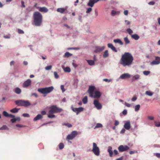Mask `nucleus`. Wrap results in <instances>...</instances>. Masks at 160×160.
<instances>
[{
	"instance_id": "nucleus-1",
	"label": "nucleus",
	"mask_w": 160,
	"mask_h": 160,
	"mask_svg": "<svg viewBox=\"0 0 160 160\" xmlns=\"http://www.w3.org/2000/svg\"><path fill=\"white\" fill-rule=\"evenodd\" d=\"M133 58L132 54L126 52L122 56L120 60V63L123 67L129 66L132 63Z\"/></svg>"
},
{
	"instance_id": "nucleus-2",
	"label": "nucleus",
	"mask_w": 160,
	"mask_h": 160,
	"mask_svg": "<svg viewBox=\"0 0 160 160\" xmlns=\"http://www.w3.org/2000/svg\"><path fill=\"white\" fill-rule=\"evenodd\" d=\"M33 25L36 26H40L42 25L43 17L42 14L38 12H35L33 14Z\"/></svg>"
},
{
	"instance_id": "nucleus-3",
	"label": "nucleus",
	"mask_w": 160,
	"mask_h": 160,
	"mask_svg": "<svg viewBox=\"0 0 160 160\" xmlns=\"http://www.w3.org/2000/svg\"><path fill=\"white\" fill-rule=\"evenodd\" d=\"M95 89V88L93 86L89 87L88 92L89 94V97L94 98H99L101 97L102 93L97 90L94 92Z\"/></svg>"
},
{
	"instance_id": "nucleus-4",
	"label": "nucleus",
	"mask_w": 160,
	"mask_h": 160,
	"mask_svg": "<svg viewBox=\"0 0 160 160\" xmlns=\"http://www.w3.org/2000/svg\"><path fill=\"white\" fill-rule=\"evenodd\" d=\"M54 89L52 86L44 88H38V91L42 94H43L44 96L45 97L46 94L51 92Z\"/></svg>"
},
{
	"instance_id": "nucleus-5",
	"label": "nucleus",
	"mask_w": 160,
	"mask_h": 160,
	"mask_svg": "<svg viewBox=\"0 0 160 160\" xmlns=\"http://www.w3.org/2000/svg\"><path fill=\"white\" fill-rule=\"evenodd\" d=\"M17 105L19 106H23L27 107L31 105V103L28 100H17L15 101Z\"/></svg>"
},
{
	"instance_id": "nucleus-6",
	"label": "nucleus",
	"mask_w": 160,
	"mask_h": 160,
	"mask_svg": "<svg viewBox=\"0 0 160 160\" xmlns=\"http://www.w3.org/2000/svg\"><path fill=\"white\" fill-rule=\"evenodd\" d=\"M49 113L50 114H52L60 112L62 110L61 109L57 108L56 106L53 105L49 108Z\"/></svg>"
},
{
	"instance_id": "nucleus-7",
	"label": "nucleus",
	"mask_w": 160,
	"mask_h": 160,
	"mask_svg": "<svg viewBox=\"0 0 160 160\" xmlns=\"http://www.w3.org/2000/svg\"><path fill=\"white\" fill-rule=\"evenodd\" d=\"M92 151L96 156H98L99 155L100 152L99 148L95 142L93 143Z\"/></svg>"
},
{
	"instance_id": "nucleus-8",
	"label": "nucleus",
	"mask_w": 160,
	"mask_h": 160,
	"mask_svg": "<svg viewBox=\"0 0 160 160\" xmlns=\"http://www.w3.org/2000/svg\"><path fill=\"white\" fill-rule=\"evenodd\" d=\"M77 134L78 132L77 131H73L71 134L68 135L66 139L67 140H72L74 138Z\"/></svg>"
},
{
	"instance_id": "nucleus-9",
	"label": "nucleus",
	"mask_w": 160,
	"mask_h": 160,
	"mask_svg": "<svg viewBox=\"0 0 160 160\" xmlns=\"http://www.w3.org/2000/svg\"><path fill=\"white\" fill-rule=\"evenodd\" d=\"M118 149L119 152H123L128 150L129 149V148L127 145H121L119 146Z\"/></svg>"
},
{
	"instance_id": "nucleus-10",
	"label": "nucleus",
	"mask_w": 160,
	"mask_h": 160,
	"mask_svg": "<svg viewBox=\"0 0 160 160\" xmlns=\"http://www.w3.org/2000/svg\"><path fill=\"white\" fill-rule=\"evenodd\" d=\"M93 104L98 109H100L102 108V105L99 102L98 100H94L93 102Z\"/></svg>"
},
{
	"instance_id": "nucleus-11",
	"label": "nucleus",
	"mask_w": 160,
	"mask_h": 160,
	"mask_svg": "<svg viewBox=\"0 0 160 160\" xmlns=\"http://www.w3.org/2000/svg\"><path fill=\"white\" fill-rule=\"evenodd\" d=\"M155 60H153L151 62L152 65H158L160 63V58L156 56L155 57Z\"/></svg>"
},
{
	"instance_id": "nucleus-12",
	"label": "nucleus",
	"mask_w": 160,
	"mask_h": 160,
	"mask_svg": "<svg viewBox=\"0 0 160 160\" xmlns=\"http://www.w3.org/2000/svg\"><path fill=\"white\" fill-rule=\"evenodd\" d=\"M72 110L76 112L78 115L80 112L83 111V108L82 107H80L78 108H72Z\"/></svg>"
},
{
	"instance_id": "nucleus-13",
	"label": "nucleus",
	"mask_w": 160,
	"mask_h": 160,
	"mask_svg": "<svg viewBox=\"0 0 160 160\" xmlns=\"http://www.w3.org/2000/svg\"><path fill=\"white\" fill-rule=\"evenodd\" d=\"M31 81L30 79H28L25 81L23 84V87L24 88L27 87L31 85Z\"/></svg>"
},
{
	"instance_id": "nucleus-14",
	"label": "nucleus",
	"mask_w": 160,
	"mask_h": 160,
	"mask_svg": "<svg viewBox=\"0 0 160 160\" xmlns=\"http://www.w3.org/2000/svg\"><path fill=\"white\" fill-rule=\"evenodd\" d=\"M105 47L103 46L102 47L96 46L95 47L96 49L94 51L95 52H100L102 51L105 48Z\"/></svg>"
},
{
	"instance_id": "nucleus-15",
	"label": "nucleus",
	"mask_w": 160,
	"mask_h": 160,
	"mask_svg": "<svg viewBox=\"0 0 160 160\" xmlns=\"http://www.w3.org/2000/svg\"><path fill=\"white\" fill-rule=\"evenodd\" d=\"M37 8H39V10L40 12H43L46 13V12H47L48 11V9L46 7H37Z\"/></svg>"
},
{
	"instance_id": "nucleus-16",
	"label": "nucleus",
	"mask_w": 160,
	"mask_h": 160,
	"mask_svg": "<svg viewBox=\"0 0 160 160\" xmlns=\"http://www.w3.org/2000/svg\"><path fill=\"white\" fill-rule=\"evenodd\" d=\"M99 0H90L88 5L91 7H93L95 3L97 2Z\"/></svg>"
},
{
	"instance_id": "nucleus-17",
	"label": "nucleus",
	"mask_w": 160,
	"mask_h": 160,
	"mask_svg": "<svg viewBox=\"0 0 160 160\" xmlns=\"http://www.w3.org/2000/svg\"><path fill=\"white\" fill-rule=\"evenodd\" d=\"M124 127L125 129L127 130H129L130 128V123L129 121H127L124 124Z\"/></svg>"
},
{
	"instance_id": "nucleus-18",
	"label": "nucleus",
	"mask_w": 160,
	"mask_h": 160,
	"mask_svg": "<svg viewBox=\"0 0 160 160\" xmlns=\"http://www.w3.org/2000/svg\"><path fill=\"white\" fill-rule=\"evenodd\" d=\"M130 77V75L128 73H126L122 74L120 77V78L122 79H125L128 78Z\"/></svg>"
},
{
	"instance_id": "nucleus-19",
	"label": "nucleus",
	"mask_w": 160,
	"mask_h": 160,
	"mask_svg": "<svg viewBox=\"0 0 160 160\" xmlns=\"http://www.w3.org/2000/svg\"><path fill=\"white\" fill-rule=\"evenodd\" d=\"M108 152L109 153V156L110 157H112L113 155V152L112 151V148L111 146H109L108 147Z\"/></svg>"
},
{
	"instance_id": "nucleus-20",
	"label": "nucleus",
	"mask_w": 160,
	"mask_h": 160,
	"mask_svg": "<svg viewBox=\"0 0 160 160\" xmlns=\"http://www.w3.org/2000/svg\"><path fill=\"white\" fill-rule=\"evenodd\" d=\"M108 47L110 48L112 51L115 52H117V50H116V48L113 46L112 44L108 43Z\"/></svg>"
},
{
	"instance_id": "nucleus-21",
	"label": "nucleus",
	"mask_w": 160,
	"mask_h": 160,
	"mask_svg": "<svg viewBox=\"0 0 160 160\" xmlns=\"http://www.w3.org/2000/svg\"><path fill=\"white\" fill-rule=\"evenodd\" d=\"M43 118V116L41 114H38L34 119L33 121H36L42 119Z\"/></svg>"
},
{
	"instance_id": "nucleus-22",
	"label": "nucleus",
	"mask_w": 160,
	"mask_h": 160,
	"mask_svg": "<svg viewBox=\"0 0 160 160\" xmlns=\"http://www.w3.org/2000/svg\"><path fill=\"white\" fill-rule=\"evenodd\" d=\"M120 12L119 11H116L115 10H113L111 12V15L112 16H114L115 15H119Z\"/></svg>"
},
{
	"instance_id": "nucleus-23",
	"label": "nucleus",
	"mask_w": 160,
	"mask_h": 160,
	"mask_svg": "<svg viewBox=\"0 0 160 160\" xmlns=\"http://www.w3.org/2000/svg\"><path fill=\"white\" fill-rule=\"evenodd\" d=\"M66 9V8H58L57 9V11L58 12L62 13L65 12Z\"/></svg>"
},
{
	"instance_id": "nucleus-24",
	"label": "nucleus",
	"mask_w": 160,
	"mask_h": 160,
	"mask_svg": "<svg viewBox=\"0 0 160 160\" xmlns=\"http://www.w3.org/2000/svg\"><path fill=\"white\" fill-rule=\"evenodd\" d=\"M113 42L115 43H118L121 45H122L123 44V42L119 39H114Z\"/></svg>"
},
{
	"instance_id": "nucleus-25",
	"label": "nucleus",
	"mask_w": 160,
	"mask_h": 160,
	"mask_svg": "<svg viewBox=\"0 0 160 160\" xmlns=\"http://www.w3.org/2000/svg\"><path fill=\"white\" fill-rule=\"evenodd\" d=\"M131 37L135 40H138L139 38V37L137 34H136L132 35Z\"/></svg>"
},
{
	"instance_id": "nucleus-26",
	"label": "nucleus",
	"mask_w": 160,
	"mask_h": 160,
	"mask_svg": "<svg viewBox=\"0 0 160 160\" xmlns=\"http://www.w3.org/2000/svg\"><path fill=\"white\" fill-rule=\"evenodd\" d=\"M108 51L107 50H105L104 52L103 55V58H106L108 56Z\"/></svg>"
},
{
	"instance_id": "nucleus-27",
	"label": "nucleus",
	"mask_w": 160,
	"mask_h": 160,
	"mask_svg": "<svg viewBox=\"0 0 160 160\" xmlns=\"http://www.w3.org/2000/svg\"><path fill=\"white\" fill-rule=\"evenodd\" d=\"M15 92L17 94H20L21 92V89L18 88H17L15 89Z\"/></svg>"
},
{
	"instance_id": "nucleus-28",
	"label": "nucleus",
	"mask_w": 160,
	"mask_h": 160,
	"mask_svg": "<svg viewBox=\"0 0 160 160\" xmlns=\"http://www.w3.org/2000/svg\"><path fill=\"white\" fill-rule=\"evenodd\" d=\"M72 56V54L68 52H67L65 53L64 57L65 58H68Z\"/></svg>"
},
{
	"instance_id": "nucleus-29",
	"label": "nucleus",
	"mask_w": 160,
	"mask_h": 160,
	"mask_svg": "<svg viewBox=\"0 0 160 160\" xmlns=\"http://www.w3.org/2000/svg\"><path fill=\"white\" fill-rule=\"evenodd\" d=\"M19 109L17 108H14L10 110V112L12 113H16L18 112Z\"/></svg>"
},
{
	"instance_id": "nucleus-30",
	"label": "nucleus",
	"mask_w": 160,
	"mask_h": 160,
	"mask_svg": "<svg viewBox=\"0 0 160 160\" xmlns=\"http://www.w3.org/2000/svg\"><path fill=\"white\" fill-rule=\"evenodd\" d=\"M88 64L90 65H93L94 64V62L92 60H88L87 61Z\"/></svg>"
},
{
	"instance_id": "nucleus-31",
	"label": "nucleus",
	"mask_w": 160,
	"mask_h": 160,
	"mask_svg": "<svg viewBox=\"0 0 160 160\" xmlns=\"http://www.w3.org/2000/svg\"><path fill=\"white\" fill-rule=\"evenodd\" d=\"M102 125L100 123H98L96 124V126L94 128V129H95L97 128H102Z\"/></svg>"
},
{
	"instance_id": "nucleus-32",
	"label": "nucleus",
	"mask_w": 160,
	"mask_h": 160,
	"mask_svg": "<svg viewBox=\"0 0 160 160\" xmlns=\"http://www.w3.org/2000/svg\"><path fill=\"white\" fill-rule=\"evenodd\" d=\"M140 105L139 104L136 105L135 106L134 109L135 111H138L140 108Z\"/></svg>"
},
{
	"instance_id": "nucleus-33",
	"label": "nucleus",
	"mask_w": 160,
	"mask_h": 160,
	"mask_svg": "<svg viewBox=\"0 0 160 160\" xmlns=\"http://www.w3.org/2000/svg\"><path fill=\"white\" fill-rule=\"evenodd\" d=\"M124 40L126 44H127L129 43L130 42L129 40H128L127 37H125V38H124Z\"/></svg>"
},
{
	"instance_id": "nucleus-34",
	"label": "nucleus",
	"mask_w": 160,
	"mask_h": 160,
	"mask_svg": "<svg viewBox=\"0 0 160 160\" xmlns=\"http://www.w3.org/2000/svg\"><path fill=\"white\" fill-rule=\"evenodd\" d=\"M64 70L66 72H70L71 71V69L69 67H66L64 69Z\"/></svg>"
},
{
	"instance_id": "nucleus-35",
	"label": "nucleus",
	"mask_w": 160,
	"mask_h": 160,
	"mask_svg": "<svg viewBox=\"0 0 160 160\" xmlns=\"http://www.w3.org/2000/svg\"><path fill=\"white\" fill-rule=\"evenodd\" d=\"M88 98L87 96L85 97L82 99V102L83 103L85 104L87 102Z\"/></svg>"
},
{
	"instance_id": "nucleus-36",
	"label": "nucleus",
	"mask_w": 160,
	"mask_h": 160,
	"mask_svg": "<svg viewBox=\"0 0 160 160\" xmlns=\"http://www.w3.org/2000/svg\"><path fill=\"white\" fill-rule=\"evenodd\" d=\"M145 93L147 95L150 96H152L153 95V93L149 91H146Z\"/></svg>"
},
{
	"instance_id": "nucleus-37",
	"label": "nucleus",
	"mask_w": 160,
	"mask_h": 160,
	"mask_svg": "<svg viewBox=\"0 0 160 160\" xmlns=\"http://www.w3.org/2000/svg\"><path fill=\"white\" fill-rule=\"evenodd\" d=\"M8 128L6 125H3L2 127L0 128V130H8Z\"/></svg>"
},
{
	"instance_id": "nucleus-38",
	"label": "nucleus",
	"mask_w": 160,
	"mask_h": 160,
	"mask_svg": "<svg viewBox=\"0 0 160 160\" xmlns=\"http://www.w3.org/2000/svg\"><path fill=\"white\" fill-rule=\"evenodd\" d=\"M126 31L129 34H131L132 33H133L132 31L130 28H128L126 30Z\"/></svg>"
},
{
	"instance_id": "nucleus-39",
	"label": "nucleus",
	"mask_w": 160,
	"mask_h": 160,
	"mask_svg": "<svg viewBox=\"0 0 160 160\" xmlns=\"http://www.w3.org/2000/svg\"><path fill=\"white\" fill-rule=\"evenodd\" d=\"M3 115L5 117H8L9 114L6 111H4L3 112Z\"/></svg>"
},
{
	"instance_id": "nucleus-40",
	"label": "nucleus",
	"mask_w": 160,
	"mask_h": 160,
	"mask_svg": "<svg viewBox=\"0 0 160 160\" xmlns=\"http://www.w3.org/2000/svg\"><path fill=\"white\" fill-rule=\"evenodd\" d=\"M59 148L60 149H63L64 148V145L62 143H60L59 144Z\"/></svg>"
},
{
	"instance_id": "nucleus-41",
	"label": "nucleus",
	"mask_w": 160,
	"mask_h": 160,
	"mask_svg": "<svg viewBox=\"0 0 160 160\" xmlns=\"http://www.w3.org/2000/svg\"><path fill=\"white\" fill-rule=\"evenodd\" d=\"M18 32L19 34H23L24 33V31L20 29H18Z\"/></svg>"
},
{
	"instance_id": "nucleus-42",
	"label": "nucleus",
	"mask_w": 160,
	"mask_h": 160,
	"mask_svg": "<svg viewBox=\"0 0 160 160\" xmlns=\"http://www.w3.org/2000/svg\"><path fill=\"white\" fill-rule=\"evenodd\" d=\"M150 73V72L149 71H143V73L144 75H148Z\"/></svg>"
},
{
	"instance_id": "nucleus-43",
	"label": "nucleus",
	"mask_w": 160,
	"mask_h": 160,
	"mask_svg": "<svg viewBox=\"0 0 160 160\" xmlns=\"http://www.w3.org/2000/svg\"><path fill=\"white\" fill-rule=\"evenodd\" d=\"M52 67V66L51 65H49L46 67L45 68V69L46 70H50L51 69Z\"/></svg>"
},
{
	"instance_id": "nucleus-44",
	"label": "nucleus",
	"mask_w": 160,
	"mask_h": 160,
	"mask_svg": "<svg viewBox=\"0 0 160 160\" xmlns=\"http://www.w3.org/2000/svg\"><path fill=\"white\" fill-rule=\"evenodd\" d=\"M54 74L55 78H59V76L57 72H54Z\"/></svg>"
},
{
	"instance_id": "nucleus-45",
	"label": "nucleus",
	"mask_w": 160,
	"mask_h": 160,
	"mask_svg": "<svg viewBox=\"0 0 160 160\" xmlns=\"http://www.w3.org/2000/svg\"><path fill=\"white\" fill-rule=\"evenodd\" d=\"M61 89L62 90V92H63L65 91V89L64 88V87L63 85H61L60 87Z\"/></svg>"
},
{
	"instance_id": "nucleus-46",
	"label": "nucleus",
	"mask_w": 160,
	"mask_h": 160,
	"mask_svg": "<svg viewBox=\"0 0 160 160\" xmlns=\"http://www.w3.org/2000/svg\"><path fill=\"white\" fill-rule=\"evenodd\" d=\"M139 78V76L138 75H137L135 76H134L133 77V78H134L135 79L137 80Z\"/></svg>"
},
{
	"instance_id": "nucleus-47",
	"label": "nucleus",
	"mask_w": 160,
	"mask_h": 160,
	"mask_svg": "<svg viewBox=\"0 0 160 160\" xmlns=\"http://www.w3.org/2000/svg\"><path fill=\"white\" fill-rule=\"evenodd\" d=\"M92 10V8H88L86 12L87 13H89Z\"/></svg>"
},
{
	"instance_id": "nucleus-48",
	"label": "nucleus",
	"mask_w": 160,
	"mask_h": 160,
	"mask_svg": "<svg viewBox=\"0 0 160 160\" xmlns=\"http://www.w3.org/2000/svg\"><path fill=\"white\" fill-rule=\"evenodd\" d=\"M125 24L126 25H128L130 23V22L129 21L125 20Z\"/></svg>"
},
{
	"instance_id": "nucleus-49",
	"label": "nucleus",
	"mask_w": 160,
	"mask_h": 160,
	"mask_svg": "<svg viewBox=\"0 0 160 160\" xmlns=\"http://www.w3.org/2000/svg\"><path fill=\"white\" fill-rule=\"evenodd\" d=\"M48 117L49 118H53L55 117V115L53 114H49Z\"/></svg>"
},
{
	"instance_id": "nucleus-50",
	"label": "nucleus",
	"mask_w": 160,
	"mask_h": 160,
	"mask_svg": "<svg viewBox=\"0 0 160 160\" xmlns=\"http://www.w3.org/2000/svg\"><path fill=\"white\" fill-rule=\"evenodd\" d=\"M122 114H123L124 115H126V114H127V110H126V109L124 110L123 111V112H122Z\"/></svg>"
},
{
	"instance_id": "nucleus-51",
	"label": "nucleus",
	"mask_w": 160,
	"mask_h": 160,
	"mask_svg": "<svg viewBox=\"0 0 160 160\" xmlns=\"http://www.w3.org/2000/svg\"><path fill=\"white\" fill-rule=\"evenodd\" d=\"M119 124V122L118 121L115 120L114 123V125L115 126L118 125Z\"/></svg>"
},
{
	"instance_id": "nucleus-52",
	"label": "nucleus",
	"mask_w": 160,
	"mask_h": 160,
	"mask_svg": "<svg viewBox=\"0 0 160 160\" xmlns=\"http://www.w3.org/2000/svg\"><path fill=\"white\" fill-rule=\"evenodd\" d=\"M31 95L32 96H34L36 98H37L38 96V95L36 93H32Z\"/></svg>"
},
{
	"instance_id": "nucleus-53",
	"label": "nucleus",
	"mask_w": 160,
	"mask_h": 160,
	"mask_svg": "<svg viewBox=\"0 0 160 160\" xmlns=\"http://www.w3.org/2000/svg\"><path fill=\"white\" fill-rule=\"evenodd\" d=\"M22 116L24 117H29V115L27 113H23Z\"/></svg>"
},
{
	"instance_id": "nucleus-54",
	"label": "nucleus",
	"mask_w": 160,
	"mask_h": 160,
	"mask_svg": "<svg viewBox=\"0 0 160 160\" xmlns=\"http://www.w3.org/2000/svg\"><path fill=\"white\" fill-rule=\"evenodd\" d=\"M103 80L106 82H109L111 81V80L108 79H106V78L104 79Z\"/></svg>"
},
{
	"instance_id": "nucleus-55",
	"label": "nucleus",
	"mask_w": 160,
	"mask_h": 160,
	"mask_svg": "<svg viewBox=\"0 0 160 160\" xmlns=\"http://www.w3.org/2000/svg\"><path fill=\"white\" fill-rule=\"evenodd\" d=\"M154 123L156 126L157 127H160V122H159L158 123H157L156 122H155Z\"/></svg>"
},
{
	"instance_id": "nucleus-56",
	"label": "nucleus",
	"mask_w": 160,
	"mask_h": 160,
	"mask_svg": "<svg viewBox=\"0 0 160 160\" xmlns=\"http://www.w3.org/2000/svg\"><path fill=\"white\" fill-rule=\"evenodd\" d=\"M155 2L154 1H151L148 3V4L150 5H153L155 4Z\"/></svg>"
},
{
	"instance_id": "nucleus-57",
	"label": "nucleus",
	"mask_w": 160,
	"mask_h": 160,
	"mask_svg": "<svg viewBox=\"0 0 160 160\" xmlns=\"http://www.w3.org/2000/svg\"><path fill=\"white\" fill-rule=\"evenodd\" d=\"M64 125L66 126H67L69 128L71 127L72 126L71 124L69 123L64 124Z\"/></svg>"
},
{
	"instance_id": "nucleus-58",
	"label": "nucleus",
	"mask_w": 160,
	"mask_h": 160,
	"mask_svg": "<svg viewBox=\"0 0 160 160\" xmlns=\"http://www.w3.org/2000/svg\"><path fill=\"white\" fill-rule=\"evenodd\" d=\"M113 153L114 155H117L118 153V151L116 150H114Z\"/></svg>"
},
{
	"instance_id": "nucleus-59",
	"label": "nucleus",
	"mask_w": 160,
	"mask_h": 160,
	"mask_svg": "<svg viewBox=\"0 0 160 160\" xmlns=\"http://www.w3.org/2000/svg\"><path fill=\"white\" fill-rule=\"evenodd\" d=\"M135 152H136V153H137V151H130L129 152V153L130 154H133Z\"/></svg>"
},
{
	"instance_id": "nucleus-60",
	"label": "nucleus",
	"mask_w": 160,
	"mask_h": 160,
	"mask_svg": "<svg viewBox=\"0 0 160 160\" xmlns=\"http://www.w3.org/2000/svg\"><path fill=\"white\" fill-rule=\"evenodd\" d=\"M21 4H22V7L25 8V6L24 5V1H21Z\"/></svg>"
},
{
	"instance_id": "nucleus-61",
	"label": "nucleus",
	"mask_w": 160,
	"mask_h": 160,
	"mask_svg": "<svg viewBox=\"0 0 160 160\" xmlns=\"http://www.w3.org/2000/svg\"><path fill=\"white\" fill-rule=\"evenodd\" d=\"M148 118L149 120H153V119H154V118L152 116H149V117H148Z\"/></svg>"
},
{
	"instance_id": "nucleus-62",
	"label": "nucleus",
	"mask_w": 160,
	"mask_h": 160,
	"mask_svg": "<svg viewBox=\"0 0 160 160\" xmlns=\"http://www.w3.org/2000/svg\"><path fill=\"white\" fill-rule=\"evenodd\" d=\"M124 13L125 15H127L128 14V11L127 10L124 11Z\"/></svg>"
},
{
	"instance_id": "nucleus-63",
	"label": "nucleus",
	"mask_w": 160,
	"mask_h": 160,
	"mask_svg": "<svg viewBox=\"0 0 160 160\" xmlns=\"http://www.w3.org/2000/svg\"><path fill=\"white\" fill-rule=\"evenodd\" d=\"M16 118L11 119V121L12 123H14L16 121Z\"/></svg>"
},
{
	"instance_id": "nucleus-64",
	"label": "nucleus",
	"mask_w": 160,
	"mask_h": 160,
	"mask_svg": "<svg viewBox=\"0 0 160 160\" xmlns=\"http://www.w3.org/2000/svg\"><path fill=\"white\" fill-rule=\"evenodd\" d=\"M125 105L126 106H127L128 107H130L131 106V105L130 104L128 103L127 102L125 103Z\"/></svg>"
}]
</instances>
